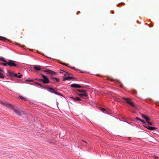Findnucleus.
<instances>
[{
	"mask_svg": "<svg viewBox=\"0 0 159 159\" xmlns=\"http://www.w3.org/2000/svg\"><path fill=\"white\" fill-rule=\"evenodd\" d=\"M42 77L43 78V83L48 84L49 83V80L47 76H46L45 75H42Z\"/></svg>",
	"mask_w": 159,
	"mask_h": 159,
	"instance_id": "f257e3e1",
	"label": "nucleus"
},
{
	"mask_svg": "<svg viewBox=\"0 0 159 159\" xmlns=\"http://www.w3.org/2000/svg\"><path fill=\"white\" fill-rule=\"evenodd\" d=\"M8 62V65L10 66H16L17 64L15 63V61L11 60H9Z\"/></svg>",
	"mask_w": 159,
	"mask_h": 159,
	"instance_id": "f03ea898",
	"label": "nucleus"
},
{
	"mask_svg": "<svg viewBox=\"0 0 159 159\" xmlns=\"http://www.w3.org/2000/svg\"><path fill=\"white\" fill-rule=\"evenodd\" d=\"M122 99L125 100L126 101V102L130 104L131 106L133 107L134 106V103L132 101H131L130 99H129L127 98H123Z\"/></svg>",
	"mask_w": 159,
	"mask_h": 159,
	"instance_id": "7ed1b4c3",
	"label": "nucleus"
},
{
	"mask_svg": "<svg viewBox=\"0 0 159 159\" xmlns=\"http://www.w3.org/2000/svg\"><path fill=\"white\" fill-rule=\"evenodd\" d=\"M13 110L15 113H16L17 115L20 116H21V113L19 109H16L15 108H13Z\"/></svg>",
	"mask_w": 159,
	"mask_h": 159,
	"instance_id": "20e7f679",
	"label": "nucleus"
},
{
	"mask_svg": "<svg viewBox=\"0 0 159 159\" xmlns=\"http://www.w3.org/2000/svg\"><path fill=\"white\" fill-rule=\"evenodd\" d=\"M0 104L5 105L7 107H8L10 108H11L13 110V108H14L10 104H8V103H4L3 102H2L0 101Z\"/></svg>",
	"mask_w": 159,
	"mask_h": 159,
	"instance_id": "39448f33",
	"label": "nucleus"
},
{
	"mask_svg": "<svg viewBox=\"0 0 159 159\" xmlns=\"http://www.w3.org/2000/svg\"><path fill=\"white\" fill-rule=\"evenodd\" d=\"M144 127L147 128V129L151 130H153L157 129V128L155 127H151L148 126L147 125H146L144 126Z\"/></svg>",
	"mask_w": 159,
	"mask_h": 159,
	"instance_id": "423d86ee",
	"label": "nucleus"
},
{
	"mask_svg": "<svg viewBox=\"0 0 159 159\" xmlns=\"http://www.w3.org/2000/svg\"><path fill=\"white\" fill-rule=\"evenodd\" d=\"M4 73V71L0 68V78H5V75L2 73Z\"/></svg>",
	"mask_w": 159,
	"mask_h": 159,
	"instance_id": "0eeeda50",
	"label": "nucleus"
},
{
	"mask_svg": "<svg viewBox=\"0 0 159 159\" xmlns=\"http://www.w3.org/2000/svg\"><path fill=\"white\" fill-rule=\"evenodd\" d=\"M33 67L35 70L40 71L41 69V66H39L34 65Z\"/></svg>",
	"mask_w": 159,
	"mask_h": 159,
	"instance_id": "6e6552de",
	"label": "nucleus"
},
{
	"mask_svg": "<svg viewBox=\"0 0 159 159\" xmlns=\"http://www.w3.org/2000/svg\"><path fill=\"white\" fill-rule=\"evenodd\" d=\"M71 87L75 88H81V86L77 84H73L71 85Z\"/></svg>",
	"mask_w": 159,
	"mask_h": 159,
	"instance_id": "1a4fd4ad",
	"label": "nucleus"
},
{
	"mask_svg": "<svg viewBox=\"0 0 159 159\" xmlns=\"http://www.w3.org/2000/svg\"><path fill=\"white\" fill-rule=\"evenodd\" d=\"M44 71L47 72L48 73L52 75L55 74V73L54 72L49 70H45Z\"/></svg>",
	"mask_w": 159,
	"mask_h": 159,
	"instance_id": "9d476101",
	"label": "nucleus"
},
{
	"mask_svg": "<svg viewBox=\"0 0 159 159\" xmlns=\"http://www.w3.org/2000/svg\"><path fill=\"white\" fill-rule=\"evenodd\" d=\"M141 116L142 117H143V118L146 120L147 122L148 120H149L150 119L149 118H148V117H147L145 115H144L143 114H141Z\"/></svg>",
	"mask_w": 159,
	"mask_h": 159,
	"instance_id": "9b49d317",
	"label": "nucleus"
},
{
	"mask_svg": "<svg viewBox=\"0 0 159 159\" xmlns=\"http://www.w3.org/2000/svg\"><path fill=\"white\" fill-rule=\"evenodd\" d=\"M64 75L66 77H63V81H65V80H69L70 79L73 78V77H70V76H67L66 77V75Z\"/></svg>",
	"mask_w": 159,
	"mask_h": 159,
	"instance_id": "f8f14e48",
	"label": "nucleus"
},
{
	"mask_svg": "<svg viewBox=\"0 0 159 159\" xmlns=\"http://www.w3.org/2000/svg\"><path fill=\"white\" fill-rule=\"evenodd\" d=\"M78 95L81 98H82L83 96H87L88 95L86 93H79Z\"/></svg>",
	"mask_w": 159,
	"mask_h": 159,
	"instance_id": "ddd939ff",
	"label": "nucleus"
},
{
	"mask_svg": "<svg viewBox=\"0 0 159 159\" xmlns=\"http://www.w3.org/2000/svg\"><path fill=\"white\" fill-rule=\"evenodd\" d=\"M71 98L73 99L75 101H79L81 100L80 98L78 97H76L75 98L73 97H72Z\"/></svg>",
	"mask_w": 159,
	"mask_h": 159,
	"instance_id": "4468645a",
	"label": "nucleus"
},
{
	"mask_svg": "<svg viewBox=\"0 0 159 159\" xmlns=\"http://www.w3.org/2000/svg\"><path fill=\"white\" fill-rule=\"evenodd\" d=\"M57 90V89H55L52 88H49V89L48 91L51 92L55 93V92H56Z\"/></svg>",
	"mask_w": 159,
	"mask_h": 159,
	"instance_id": "2eb2a0df",
	"label": "nucleus"
},
{
	"mask_svg": "<svg viewBox=\"0 0 159 159\" xmlns=\"http://www.w3.org/2000/svg\"><path fill=\"white\" fill-rule=\"evenodd\" d=\"M2 61L4 62V63H3V65L4 66H6L7 65H8V62H7V61L5 60L4 59H3L2 60Z\"/></svg>",
	"mask_w": 159,
	"mask_h": 159,
	"instance_id": "dca6fc26",
	"label": "nucleus"
},
{
	"mask_svg": "<svg viewBox=\"0 0 159 159\" xmlns=\"http://www.w3.org/2000/svg\"><path fill=\"white\" fill-rule=\"evenodd\" d=\"M8 73L10 76H14V73L10 71H8Z\"/></svg>",
	"mask_w": 159,
	"mask_h": 159,
	"instance_id": "f3484780",
	"label": "nucleus"
},
{
	"mask_svg": "<svg viewBox=\"0 0 159 159\" xmlns=\"http://www.w3.org/2000/svg\"><path fill=\"white\" fill-rule=\"evenodd\" d=\"M19 98L22 100H24L25 101H26L27 100V99L26 98H24L22 96H19Z\"/></svg>",
	"mask_w": 159,
	"mask_h": 159,
	"instance_id": "a211bd4d",
	"label": "nucleus"
},
{
	"mask_svg": "<svg viewBox=\"0 0 159 159\" xmlns=\"http://www.w3.org/2000/svg\"><path fill=\"white\" fill-rule=\"evenodd\" d=\"M49 87L47 86H43V87H42V88H45L46 89H48V90H49Z\"/></svg>",
	"mask_w": 159,
	"mask_h": 159,
	"instance_id": "6ab92c4d",
	"label": "nucleus"
},
{
	"mask_svg": "<svg viewBox=\"0 0 159 159\" xmlns=\"http://www.w3.org/2000/svg\"><path fill=\"white\" fill-rule=\"evenodd\" d=\"M78 91L79 92H82L83 93L85 92V90H82V89H78Z\"/></svg>",
	"mask_w": 159,
	"mask_h": 159,
	"instance_id": "aec40b11",
	"label": "nucleus"
},
{
	"mask_svg": "<svg viewBox=\"0 0 159 159\" xmlns=\"http://www.w3.org/2000/svg\"><path fill=\"white\" fill-rule=\"evenodd\" d=\"M55 94L57 95H59L62 96V94H61L60 93H58L57 92V90L56 91V92L55 93Z\"/></svg>",
	"mask_w": 159,
	"mask_h": 159,
	"instance_id": "412c9836",
	"label": "nucleus"
},
{
	"mask_svg": "<svg viewBox=\"0 0 159 159\" xmlns=\"http://www.w3.org/2000/svg\"><path fill=\"white\" fill-rule=\"evenodd\" d=\"M35 84H37V85H39L40 86V87H41V88L43 87V86L41 84H39V83H35Z\"/></svg>",
	"mask_w": 159,
	"mask_h": 159,
	"instance_id": "4be33fe9",
	"label": "nucleus"
},
{
	"mask_svg": "<svg viewBox=\"0 0 159 159\" xmlns=\"http://www.w3.org/2000/svg\"><path fill=\"white\" fill-rule=\"evenodd\" d=\"M147 122L149 125H152V122H149V120H148Z\"/></svg>",
	"mask_w": 159,
	"mask_h": 159,
	"instance_id": "5701e85b",
	"label": "nucleus"
},
{
	"mask_svg": "<svg viewBox=\"0 0 159 159\" xmlns=\"http://www.w3.org/2000/svg\"><path fill=\"white\" fill-rule=\"evenodd\" d=\"M153 157L154 159H158V157L157 156L154 155Z\"/></svg>",
	"mask_w": 159,
	"mask_h": 159,
	"instance_id": "b1692460",
	"label": "nucleus"
},
{
	"mask_svg": "<svg viewBox=\"0 0 159 159\" xmlns=\"http://www.w3.org/2000/svg\"><path fill=\"white\" fill-rule=\"evenodd\" d=\"M53 79L55 80L57 82H58L59 81V80L56 78L53 77Z\"/></svg>",
	"mask_w": 159,
	"mask_h": 159,
	"instance_id": "393cba45",
	"label": "nucleus"
},
{
	"mask_svg": "<svg viewBox=\"0 0 159 159\" xmlns=\"http://www.w3.org/2000/svg\"><path fill=\"white\" fill-rule=\"evenodd\" d=\"M135 119L137 120H139L140 121H141L142 120L141 119L137 117L135 118Z\"/></svg>",
	"mask_w": 159,
	"mask_h": 159,
	"instance_id": "a878e982",
	"label": "nucleus"
},
{
	"mask_svg": "<svg viewBox=\"0 0 159 159\" xmlns=\"http://www.w3.org/2000/svg\"><path fill=\"white\" fill-rule=\"evenodd\" d=\"M6 39L4 38H2V37H1L0 36V39H1V40H3L4 39Z\"/></svg>",
	"mask_w": 159,
	"mask_h": 159,
	"instance_id": "bb28decb",
	"label": "nucleus"
},
{
	"mask_svg": "<svg viewBox=\"0 0 159 159\" xmlns=\"http://www.w3.org/2000/svg\"><path fill=\"white\" fill-rule=\"evenodd\" d=\"M26 81L33 82V81L32 80H25Z\"/></svg>",
	"mask_w": 159,
	"mask_h": 159,
	"instance_id": "cd10ccee",
	"label": "nucleus"
},
{
	"mask_svg": "<svg viewBox=\"0 0 159 159\" xmlns=\"http://www.w3.org/2000/svg\"><path fill=\"white\" fill-rule=\"evenodd\" d=\"M23 75L21 74H20L19 75H18V78H21L22 76Z\"/></svg>",
	"mask_w": 159,
	"mask_h": 159,
	"instance_id": "c85d7f7f",
	"label": "nucleus"
},
{
	"mask_svg": "<svg viewBox=\"0 0 159 159\" xmlns=\"http://www.w3.org/2000/svg\"><path fill=\"white\" fill-rule=\"evenodd\" d=\"M101 110L102 111L104 112L105 111V109L104 108H101Z\"/></svg>",
	"mask_w": 159,
	"mask_h": 159,
	"instance_id": "c756f323",
	"label": "nucleus"
},
{
	"mask_svg": "<svg viewBox=\"0 0 159 159\" xmlns=\"http://www.w3.org/2000/svg\"><path fill=\"white\" fill-rule=\"evenodd\" d=\"M14 76L18 77V75L17 74H14Z\"/></svg>",
	"mask_w": 159,
	"mask_h": 159,
	"instance_id": "7c9ffc66",
	"label": "nucleus"
},
{
	"mask_svg": "<svg viewBox=\"0 0 159 159\" xmlns=\"http://www.w3.org/2000/svg\"><path fill=\"white\" fill-rule=\"evenodd\" d=\"M37 80H38L39 81H42V82L43 83V79H37Z\"/></svg>",
	"mask_w": 159,
	"mask_h": 159,
	"instance_id": "2f4dec72",
	"label": "nucleus"
},
{
	"mask_svg": "<svg viewBox=\"0 0 159 159\" xmlns=\"http://www.w3.org/2000/svg\"><path fill=\"white\" fill-rule=\"evenodd\" d=\"M141 121L142 122V123H143V124H145L146 123L145 122L144 120H141Z\"/></svg>",
	"mask_w": 159,
	"mask_h": 159,
	"instance_id": "473e14b6",
	"label": "nucleus"
},
{
	"mask_svg": "<svg viewBox=\"0 0 159 159\" xmlns=\"http://www.w3.org/2000/svg\"><path fill=\"white\" fill-rule=\"evenodd\" d=\"M4 59L3 58H2L1 57H0V61H2V60H3Z\"/></svg>",
	"mask_w": 159,
	"mask_h": 159,
	"instance_id": "72a5a7b5",
	"label": "nucleus"
},
{
	"mask_svg": "<svg viewBox=\"0 0 159 159\" xmlns=\"http://www.w3.org/2000/svg\"><path fill=\"white\" fill-rule=\"evenodd\" d=\"M4 63H2V62H1L0 63V64L1 65H3V64Z\"/></svg>",
	"mask_w": 159,
	"mask_h": 159,
	"instance_id": "f704fd0d",
	"label": "nucleus"
},
{
	"mask_svg": "<svg viewBox=\"0 0 159 159\" xmlns=\"http://www.w3.org/2000/svg\"><path fill=\"white\" fill-rule=\"evenodd\" d=\"M62 64H63V65H66V66H67V65H66L65 64V63H62Z\"/></svg>",
	"mask_w": 159,
	"mask_h": 159,
	"instance_id": "c9c22d12",
	"label": "nucleus"
},
{
	"mask_svg": "<svg viewBox=\"0 0 159 159\" xmlns=\"http://www.w3.org/2000/svg\"><path fill=\"white\" fill-rule=\"evenodd\" d=\"M82 141H83V142H85V143H87V142H85V141H84V140H82Z\"/></svg>",
	"mask_w": 159,
	"mask_h": 159,
	"instance_id": "e433bc0d",
	"label": "nucleus"
},
{
	"mask_svg": "<svg viewBox=\"0 0 159 159\" xmlns=\"http://www.w3.org/2000/svg\"><path fill=\"white\" fill-rule=\"evenodd\" d=\"M30 51H32V49H30Z\"/></svg>",
	"mask_w": 159,
	"mask_h": 159,
	"instance_id": "4c0bfd02",
	"label": "nucleus"
},
{
	"mask_svg": "<svg viewBox=\"0 0 159 159\" xmlns=\"http://www.w3.org/2000/svg\"><path fill=\"white\" fill-rule=\"evenodd\" d=\"M18 74H20V73L19 72V73H18Z\"/></svg>",
	"mask_w": 159,
	"mask_h": 159,
	"instance_id": "58836bf2",
	"label": "nucleus"
}]
</instances>
